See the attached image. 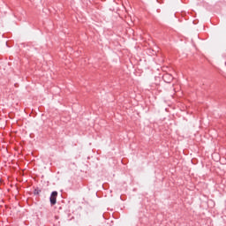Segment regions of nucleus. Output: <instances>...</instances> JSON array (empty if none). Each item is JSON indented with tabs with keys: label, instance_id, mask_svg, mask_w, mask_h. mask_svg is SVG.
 I'll list each match as a JSON object with an SVG mask.
<instances>
[{
	"label": "nucleus",
	"instance_id": "2",
	"mask_svg": "<svg viewBox=\"0 0 226 226\" xmlns=\"http://www.w3.org/2000/svg\"><path fill=\"white\" fill-rule=\"evenodd\" d=\"M34 193H35V194H38V192L34 191Z\"/></svg>",
	"mask_w": 226,
	"mask_h": 226
},
{
	"label": "nucleus",
	"instance_id": "1",
	"mask_svg": "<svg viewBox=\"0 0 226 226\" xmlns=\"http://www.w3.org/2000/svg\"><path fill=\"white\" fill-rule=\"evenodd\" d=\"M56 199H57V192L54 191L51 195H50V204L51 206H55L56 202Z\"/></svg>",
	"mask_w": 226,
	"mask_h": 226
}]
</instances>
